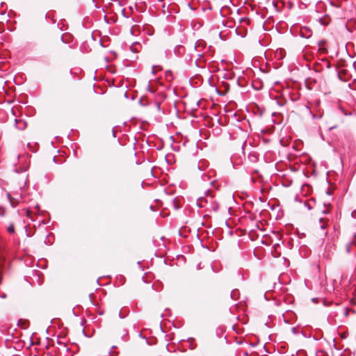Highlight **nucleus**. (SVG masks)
Listing matches in <instances>:
<instances>
[{
    "mask_svg": "<svg viewBox=\"0 0 356 356\" xmlns=\"http://www.w3.org/2000/svg\"><path fill=\"white\" fill-rule=\"evenodd\" d=\"M197 206L207 211H217L219 209V204L210 190L205 191L204 196L197 198Z\"/></svg>",
    "mask_w": 356,
    "mask_h": 356,
    "instance_id": "nucleus-1",
    "label": "nucleus"
},
{
    "mask_svg": "<svg viewBox=\"0 0 356 356\" xmlns=\"http://www.w3.org/2000/svg\"><path fill=\"white\" fill-rule=\"evenodd\" d=\"M353 248H356V234H355L354 238L346 244V250L347 253L351 252Z\"/></svg>",
    "mask_w": 356,
    "mask_h": 356,
    "instance_id": "nucleus-2",
    "label": "nucleus"
},
{
    "mask_svg": "<svg viewBox=\"0 0 356 356\" xmlns=\"http://www.w3.org/2000/svg\"><path fill=\"white\" fill-rule=\"evenodd\" d=\"M15 126L18 129L24 130L26 127V122L23 120H15Z\"/></svg>",
    "mask_w": 356,
    "mask_h": 356,
    "instance_id": "nucleus-3",
    "label": "nucleus"
},
{
    "mask_svg": "<svg viewBox=\"0 0 356 356\" xmlns=\"http://www.w3.org/2000/svg\"><path fill=\"white\" fill-rule=\"evenodd\" d=\"M325 42L324 41H321L318 43L319 50L321 51L324 54H325L327 52V50L325 47Z\"/></svg>",
    "mask_w": 356,
    "mask_h": 356,
    "instance_id": "nucleus-4",
    "label": "nucleus"
},
{
    "mask_svg": "<svg viewBox=\"0 0 356 356\" xmlns=\"http://www.w3.org/2000/svg\"><path fill=\"white\" fill-rule=\"evenodd\" d=\"M204 45H205V42L204 41H201V40L197 41L195 43V49H197L200 48V47H202Z\"/></svg>",
    "mask_w": 356,
    "mask_h": 356,
    "instance_id": "nucleus-5",
    "label": "nucleus"
},
{
    "mask_svg": "<svg viewBox=\"0 0 356 356\" xmlns=\"http://www.w3.org/2000/svg\"><path fill=\"white\" fill-rule=\"evenodd\" d=\"M7 232L9 234H13L15 232V227L13 224H10L8 227L7 228Z\"/></svg>",
    "mask_w": 356,
    "mask_h": 356,
    "instance_id": "nucleus-6",
    "label": "nucleus"
},
{
    "mask_svg": "<svg viewBox=\"0 0 356 356\" xmlns=\"http://www.w3.org/2000/svg\"><path fill=\"white\" fill-rule=\"evenodd\" d=\"M166 78L168 79H172V73L171 71L166 72Z\"/></svg>",
    "mask_w": 356,
    "mask_h": 356,
    "instance_id": "nucleus-7",
    "label": "nucleus"
},
{
    "mask_svg": "<svg viewBox=\"0 0 356 356\" xmlns=\"http://www.w3.org/2000/svg\"><path fill=\"white\" fill-rule=\"evenodd\" d=\"M320 222L321 223V225H320V227L321 229H325L326 225H325V222H323V219L322 218L320 219Z\"/></svg>",
    "mask_w": 356,
    "mask_h": 356,
    "instance_id": "nucleus-8",
    "label": "nucleus"
},
{
    "mask_svg": "<svg viewBox=\"0 0 356 356\" xmlns=\"http://www.w3.org/2000/svg\"><path fill=\"white\" fill-rule=\"evenodd\" d=\"M156 67H158V68H160V69H161V67H160L159 66H155V65H153V66H152V73L153 74H154L156 73V70H155V68H156Z\"/></svg>",
    "mask_w": 356,
    "mask_h": 356,
    "instance_id": "nucleus-9",
    "label": "nucleus"
},
{
    "mask_svg": "<svg viewBox=\"0 0 356 356\" xmlns=\"http://www.w3.org/2000/svg\"><path fill=\"white\" fill-rule=\"evenodd\" d=\"M4 215V209L0 206V216Z\"/></svg>",
    "mask_w": 356,
    "mask_h": 356,
    "instance_id": "nucleus-10",
    "label": "nucleus"
},
{
    "mask_svg": "<svg viewBox=\"0 0 356 356\" xmlns=\"http://www.w3.org/2000/svg\"><path fill=\"white\" fill-rule=\"evenodd\" d=\"M241 22L249 23L250 22V19H248V18H243V19H242Z\"/></svg>",
    "mask_w": 356,
    "mask_h": 356,
    "instance_id": "nucleus-11",
    "label": "nucleus"
},
{
    "mask_svg": "<svg viewBox=\"0 0 356 356\" xmlns=\"http://www.w3.org/2000/svg\"><path fill=\"white\" fill-rule=\"evenodd\" d=\"M1 269L2 266L1 264H0V284H1Z\"/></svg>",
    "mask_w": 356,
    "mask_h": 356,
    "instance_id": "nucleus-12",
    "label": "nucleus"
},
{
    "mask_svg": "<svg viewBox=\"0 0 356 356\" xmlns=\"http://www.w3.org/2000/svg\"><path fill=\"white\" fill-rule=\"evenodd\" d=\"M0 297H1V298H6V294L3 293H2V294L0 296Z\"/></svg>",
    "mask_w": 356,
    "mask_h": 356,
    "instance_id": "nucleus-13",
    "label": "nucleus"
},
{
    "mask_svg": "<svg viewBox=\"0 0 356 356\" xmlns=\"http://www.w3.org/2000/svg\"><path fill=\"white\" fill-rule=\"evenodd\" d=\"M354 254L356 256V248H355Z\"/></svg>",
    "mask_w": 356,
    "mask_h": 356,
    "instance_id": "nucleus-14",
    "label": "nucleus"
},
{
    "mask_svg": "<svg viewBox=\"0 0 356 356\" xmlns=\"http://www.w3.org/2000/svg\"><path fill=\"white\" fill-rule=\"evenodd\" d=\"M119 316H120V318H122V317L121 316V312H119Z\"/></svg>",
    "mask_w": 356,
    "mask_h": 356,
    "instance_id": "nucleus-15",
    "label": "nucleus"
},
{
    "mask_svg": "<svg viewBox=\"0 0 356 356\" xmlns=\"http://www.w3.org/2000/svg\"><path fill=\"white\" fill-rule=\"evenodd\" d=\"M197 168H198L200 170H202L199 165H198V166H197Z\"/></svg>",
    "mask_w": 356,
    "mask_h": 356,
    "instance_id": "nucleus-16",
    "label": "nucleus"
}]
</instances>
